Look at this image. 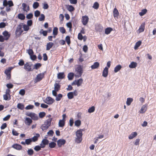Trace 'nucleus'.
Wrapping results in <instances>:
<instances>
[{
    "label": "nucleus",
    "mask_w": 156,
    "mask_h": 156,
    "mask_svg": "<svg viewBox=\"0 0 156 156\" xmlns=\"http://www.w3.org/2000/svg\"><path fill=\"white\" fill-rule=\"evenodd\" d=\"M83 73V68L81 66H77L75 68L74 76L76 77H80Z\"/></svg>",
    "instance_id": "f257e3e1"
},
{
    "label": "nucleus",
    "mask_w": 156,
    "mask_h": 156,
    "mask_svg": "<svg viewBox=\"0 0 156 156\" xmlns=\"http://www.w3.org/2000/svg\"><path fill=\"white\" fill-rule=\"evenodd\" d=\"M82 129L78 130L76 133V137L75 139V142L78 144L80 143L82 140Z\"/></svg>",
    "instance_id": "f03ea898"
},
{
    "label": "nucleus",
    "mask_w": 156,
    "mask_h": 156,
    "mask_svg": "<svg viewBox=\"0 0 156 156\" xmlns=\"http://www.w3.org/2000/svg\"><path fill=\"white\" fill-rule=\"evenodd\" d=\"M26 115L31 117V119L34 120H37L39 119L38 115L37 114L34 113H27L26 114Z\"/></svg>",
    "instance_id": "7ed1b4c3"
},
{
    "label": "nucleus",
    "mask_w": 156,
    "mask_h": 156,
    "mask_svg": "<svg viewBox=\"0 0 156 156\" xmlns=\"http://www.w3.org/2000/svg\"><path fill=\"white\" fill-rule=\"evenodd\" d=\"M43 101L47 104L51 105L55 101V100L50 97H48Z\"/></svg>",
    "instance_id": "20e7f679"
},
{
    "label": "nucleus",
    "mask_w": 156,
    "mask_h": 156,
    "mask_svg": "<svg viewBox=\"0 0 156 156\" xmlns=\"http://www.w3.org/2000/svg\"><path fill=\"white\" fill-rule=\"evenodd\" d=\"M23 25V23H21L18 26L16 31V34L18 33L19 35H20L23 32V31L22 29Z\"/></svg>",
    "instance_id": "39448f33"
},
{
    "label": "nucleus",
    "mask_w": 156,
    "mask_h": 156,
    "mask_svg": "<svg viewBox=\"0 0 156 156\" xmlns=\"http://www.w3.org/2000/svg\"><path fill=\"white\" fill-rule=\"evenodd\" d=\"M44 77V74L43 73H40L38 74L35 79V82L37 83L43 79Z\"/></svg>",
    "instance_id": "423d86ee"
},
{
    "label": "nucleus",
    "mask_w": 156,
    "mask_h": 156,
    "mask_svg": "<svg viewBox=\"0 0 156 156\" xmlns=\"http://www.w3.org/2000/svg\"><path fill=\"white\" fill-rule=\"evenodd\" d=\"M89 18L88 16H83L82 18V22L83 24L86 25L88 23Z\"/></svg>",
    "instance_id": "0eeeda50"
},
{
    "label": "nucleus",
    "mask_w": 156,
    "mask_h": 156,
    "mask_svg": "<svg viewBox=\"0 0 156 156\" xmlns=\"http://www.w3.org/2000/svg\"><path fill=\"white\" fill-rule=\"evenodd\" d=\"M66 143V141L64 139H59L57 141V145L58 147H61L62 145H64Z\"/></svg>",
    "instance_id": "6e6552de"
},
{
    "label": "nucleus",
    "mask_w": 156,
    "mask_h": 156,
    "mask_svg": "<svg viewBox=\"0 0 156 156\" xmlns=\"http://www.w3.org/2000/svg\"><path fill=\"white\" fill-rule=\"evenodd\" d=\"M33 122L32 119L26 117L24 121L25 124L28 126H30Z\"/></svg>",
    "instance_id": "1a4fd4ad"
},
{
    "label": "nucleus",
    "mask_w": 156,
    "mask_h": 156,
    "mask_svg": "<svg viewBox=\"0 0 156 156\" xmlns=\"http://www.w3.org/2000/svg\"><path fill=\"white\" fill-rule=\"evenodd\" d=\"M22 6L23 7V9L24 11L27 12L30 10L29 6L25 3H23Z\"/></svg>",
    "instance_id": "9d476101"
},
{
    "label": "nucleus",
    "mask_w": 156,
    "mask_h": 156,
    "mask_svg": "<svg viewBox=\"0 0 156 156\" xmlns=\"http://www.w3.org/2000/svg\"><path fill=\"white\" fill-rule=\"evenodd\" d=\"M108 68L107 67H105L104 69L102 72V76L105 77H106L107 76L108 73Z\"/></svg>",
    "instance_id": "9b49d317"
},
{
    "label": "nucleus",
    "mask_w": 156,
    "mask_h": 156,
    "mask_svg": "<svg viewBox=\"0 0 156 156\" xmlns=\"http://www.w3.org/2000/svg\"><path fill=\"white\" fill-rule=\"evenodd\" d=\"M147 105H143L140 111V113H143L145 112L147 109Z\"/></svg>",
    "instance_id": "f8f14e48"
},
{
    "label": "nucleus",
    "mask_w": 156,
    "mask_h": 156,
    "mask_svg": "<svg viewBox=\"0 0 156 156\" xmlns=\"http://www.w3.org/2000/svg\"><path fill=\"white\" fill-rule=\"evenodd\" d=\"M145 23H143L140 25L139 29L138 30L139 33L143 32L144 30Z\"/></svg>",
    "instance_id": "ddd939ff"
},
{
    "label": "nucleus",
    "mask_w": 156,
    "mask_h": 156,
    "mask_svg": "<svg viewBox=\"0 0 156 156\" xmlns=\"http://www.w3.org/2000/svg\"><path fill=\"white\" fill-rule=\"evenodd\" d=\"M2 34L5 37V40H7L10 37V35L9 34L8 32L7 31H5L3 32Z\"/></svg>",
    "instance_id": "4468645a"
},
{
    "label": "nucleus",
    "mask_w": 156,
    "mask_h": 156,
    "mask_svg": "<svg viewBox=\"0 0 156 156\" xmlns=\"http://www.w3.org/2000/svg\"><path fill=\"white\" fill-rule=\"evenodd\" d=\"M11 70V69L9 68L5 71V73L9 79L10 78V71Z\"/></svg>",
    "instance_id": "2eb2a0df"
},
{
    "label": "nucleus",
    "mask_w": 156,
    "mask_h": 156,
    "mask_svg": "<svg viewBox=\"0 0 156 156\" xmlns=\"http://www.w3.org/2000/svg\"><path fill=\"white\" fill-rule=\"evenodd\" d=\"M65 76L64 73L63 72L59 73L57 74V78L58 79H63Z\"/></svg>",
    "instance_id": "dca6fc26"
},
{
    "label": "nucleus",
    "mask_w": 156,
    "mask_h": 156,
    "mask_svg": "<svg viewBox=\"0 0 156 156\" xmlns=\"http://www.w3.org/2000/svg\"><path fill=\"white\" fill-rule=\"evenodd\" d=\"M113 13L114 17L115 18L116 17L117 18L118 16L119 15V13L118 10L116 8H114V9Z\"/></svg>",
    "instance_id": "f3484780"
},
{
    "label": "nucleus",
    "mask_w": 156,
    "mask_h": 156,
    "mask_svg": "<svg viewBox=\"0 0 156 156\" xmlns=\"http://www.w3.org/2000/svg\"><path fill=\"white\" fill-rule=\"evenodd\" d=\"M99 63L98 62H95L94 64L92 65L91 67L92 69H97L99 66Z\"/></svg>",
    "instance_id": "a211bd4d"
},
{
    "label": "nucleus",
    "mask_w": 156,
    "mask_h": 156,
    "mask_svg": "<svg viewBox=\"0 0 156 156\" xmlns=\"http://www.w3.org/2000/svg\"><path fill=\"white\" fill-rule=\"evenodd\" d=\"M53 44V43L51 42H49L47 43L46 45V50L48 51L52 47Z\"/></svg>",
    "instance_id": "6ab92c4d"
},
{
    "label": "nucleus",
    "mask_w": 156,
    "mask_h": 156,
    "mask_svg": "<svg viewBox=\"0 0 156 156\" xmlns=\"http://www.w3.org/2000/svg\"><path fill=\"white\" fill-rule=\"evenodd\" d=\"M122 68V66L120 65H118L116 66L114 68V72L115 73H116L119 71Z\"/></svg>",
    "instance_id": "aec40b11"
},
{
    "label": "nucleus",
    "mask_w": 156,
    "mask_h": 156,
    "mask_svg": "<svg viewBox=\"0 0 156 156\" xmlns=\"http://www.w3.org/2000/svg\"><path fill=\"white\" fill-rule=\"evenodd\" d=\"M137 135V133L136 132H133L131 134L129 135L128 138L129 139H132Z\"/></svg>",
    "instance_id": "412c9836"
},
{
    "label": "nucleus",
    "mask_w": 156,
    "mask_h": 156,
    "mask_svg": "<svg viewBox=\"0 0 156 156\" xmlns=\"http://www.w3.org/2000/svg\"><path fill=\"white\" fill-rule=\"evenodd\" d=\"M52 120V118H48L45 121L44 123H45L46 125L49 127L51 124Z\"/></svg>",
    "instance_id": "4be33fe9"
},
{
    "label": "nucleus",
    "mask_w": 156,
    "mask_h": 156,
    "mask_svg": "<svg viewBox=\"0 0 156 156\" xmlns=\"http://www.w3.org/2000/svg\"><path fill=\"white\" fill-rule=\"evenodd\" d=\"M137 66V64L136 62H132L129 65V67L130 68H135Z\"/></svg>",
    "instance_id": "5701e85b"
},
{
    "label": "nucleus",
    "mask_w": 156,
    "mask_h": 156,
    "mask_svg": "<svg viewBox=\"0 0 156 156\" xmlns=\"http://www.w3.org/2000/svg\"><path fill=\"white\" fill-rule=\"evenodd\" d=\"M24 68L27 71H29L31 70L30 66L28 63H27L24 65Z\"/></svg>",
    "instance_id": "b1692460"
},
{
    "label": "nucleus",
    "mask_w": 156,
    "mask_h": 156,
    "mask_svg": "<svg viewBox=\"0 0 156 156\" xmlns=\"http://www.w3.org/2000/svg\"><path fill=\"white\" fill-rule=\"evenodd\" d=\"M12 147L18 150H20L22 148V147L21 145L18 144H13L12 146Z\"/></svg>",
    "instance_id": "393cba45"
},
{
    "label": "nucleus",
    "mask_w": 156,
    "mask_h": 156,
    "mask_svg": "<svg viewBox=\"0 0 156 156\" xmlns=\"http://www.w3.org/2000/svg\"><path fill=\"white\" fill-rule=\"evenodd\" d=\"M83 80L82 78L79 79L78 80H76V84L78 87L80 86L82 84Z\"/></svg>",
    "instance_id": "a878e982"
},
{
    "label": "nucleus",
    "mask_w": 156,
    "mask_h": 156,
    "mask_svg": "<svg viewBox=\"0 0 156 156\" xmlns=\"http://www.w3.org/2000/svg\"><path fill=\"white\" fill-rule=\"evenodd\" d=\"M133 99L132 98H128L127 99V101H126V105L128 106L130 105L131 103L133 102Z\"/></svg>",
    "instance_id": "bb28decb"
},
{
    "label": "nucleus",
    "mask_w": 156,
    "mask_h": 156,
    "mask_svg": "<svg viewBox=\"0 0 156 156\" xmlns=\"http://www.w3.org/2000/svg\"><path fill=\"white\" fill-rule=\"evenodd\" d=\"M74 73H70L68 75V78L69 80H71L73 79Z\"/></svg>",
    "instance_id": "cd10ccee"
},
{
    "label": "nucleus",
    "mask_w": 156,
    "mask_h": 156,
    "mask_svg": "<svg viewBox=\"0 0 156 156\" xmlns=\"http://www.w3.org/2000/svg\"><path fill=\"white\" fill-rule=\"evenodd\" d=\"M65 120H60L58 122L59 126L60 127H63L65 125Z\"/></svg>",
    "instance_id": "c85d7f7f"
},
{
    "label": "nucleus",
    "mask_w": 156,
    "mask_h": 156,
    "mask_svg": "<svg viewBox=\"0 0 156 156\" xmlns=\"http://www.w3.org/2000/svg\"><path fill=\"white\" fill-rule=\"evenodd\" d=\"M18 17L19 19L24 20L25 18V16L23 14L20 13L18 15Z\"/></svg>",
    "instance_id": "c756f323"
},
{
    "label": "nucleus",
    "mask_w": 156,
    "mask_h": 156,
    "mask_svg": "<svg viewBox=\"0 0 156 156\" xmlns=\"http://www.w3.org/2000/svg\"><path fill=\"white\" fill-rule=\"evenodd\" d=\"M141 44V42L140 41H139L137 42L134 46V48L135 50H136L138 48L140 45Z\"/></svg>",
    "instance_id": "7c9ffc66"
},
{
    "label": "nucleus",
    "mask_w": 156,
    "mask_h": 156,
    "mask_svg": "<svg viewBox=\"0 0 156 156\" xmlns=\"http://www.w3.org/2000/svg\"><path fill=\"white\" fill-rule=\"evenodd\" d=\"M40 135L39 134H36L35 136H34L32 139V141L34 142L37 141L38 139V138L39 137Z\"/></svg>",
    "instance_id": "2f4dec72"
},
{
    "label": "nucleus",
    "mask_w": 156,
    "mask_h": 156,
    "mask_svg": "<svg viewBox=\"0 0 156 156\" xmlns=\"http://www.w3.org/2000/svg\"><path fill=\"white\" fill-rule=\"evenodd\" d=\"M49 127V126L46 125V124L44 123V124H43L41 126V128L43 131H44L48 129Z\"/></svg>",
    "instance_id": "473e14b6"
},
{
    "label": "nucleus",
    "mask_w": 156,
    "mask_h": 156,
    "mask_svg": "<svg viewBox=\"0 0 156 156\" xmlns=\"http://www.w3.org/2000/svg\"><path fill=\"white\" fill-rule=\"evenodd\" d=\"M112 30L111 28H108L105 29V33L107 34H108L110 33L111 32Z\"/></svg>",
    "instance_id": "72a5a7b5"
},
{
    "label": "nucleus",
    "mask_w": 156,
    "mask_h": 156,
    "mask_svg": "<svg viewBox=\"0 0 156 156\" xmlns=\"http://www.w3.org/2000/svg\"><path fill=\"white\" fill-rule=\"evenodd\" d=\"M60 88V86L59 84L57 83H55L54 84V90L56 91H58Z\"/></svg>",
    "instance_id": "f704fd0d"
},
{
    "label": "nucleus",
    "mask_w": 156,
    "mask_h": 156,
    "mask_svg": "<svg viewBox=\"0 0 156 156\" xmlns=\"http://www.w3.org/2000/svg\"><path fill=\"white\" fill-rule=\"evenodd\" d=\"M58 33V28L57 27H55L53 28V35H56Z\"/></svg>",
    "instance_id": "c9c22d12"
},
{
    "label": "nucleus",
    "mask_w": 156,
    "mask_h": 156,
    "mask_svg": "<svg viewBox=\"0 0 156 156\" xmlns=\"http://www.w3.org/2000/svg\"><path fill=\"white\" fill-rule=\"evenodd\" d=\"M147 12V10L146 9H143L141 11L139 12V15L142 16L145 14Z\"/></svg>",
    "instance_id": "e433bc0d"
},
{
    "label": "nucleus",
    "mask_w": 156,
    "mask_h": 156,
    "mask_svg": "<svg viewBox=\"0 0 156 156\" xmlns=\"http://www.w3.org/2000/svg\"><path fill=\"white\" fill-rule=\"evenodd\" d=\"M67 96L69 99H72L73 98V92H70L68 93Z\"/></svg>",
    "instance_id": "4c0bfd02"
},
{
    "label": "nucleus",
    "mask_w": 156,
    "mask_h": 156,
    "mask_svg": "<svg viewBox=\"0 0 156 156\" xmlns=\"http://www.w3.org/2000/svg\"><path fill=\"white\" fill-rule=\"evenodd\" d=\"M56 144L54 142H51L49 143L48 144L49 147L51 148H53L55 147Z\"/></svg>",
    "instance_id": "58836bf2"
},
{
    "label": "nucleus",
    "mask_w": 156,
    "mask_h": 156,
    "mask_svg": "<svg viewBox=\"0 0 156 156\" xmlns=\"http://www.w3.org/2000/svg\"><path fill=\"white\" fill-rule=\"evenodd\" d=\"M67 9L70 12H72L74 10V8L71 5H68L67 7Z\"/></svg>",
    "instance_id": "ea45409f"
},
{
    "label": "nucleus",
    "mask_w": 156,
    "mask_h": 156,
    "mask_svg": "<svg viewBox=\"0 0 156 156\" xmlns=\"http://www.w3.org/2000/svg\"><path fill=\"white\" fill-rule=\"evenodd\" d=\"M17 107L19 109L22 110L24 108V106L23 104L21 103L18 104L17 105Z\"/></svg>",
    "instance_id": "a19ab883"
},
{
    "label": "nucleus",
    "mask_w": 156,
    "mask_h": 156,
    "mask_svg": "<svg viewBox=\"0 0 156 156\" xmlns=\"http://www.w3.org/2000/svg\"><path fill=\"white\" fill-rule=\"evenodd\" d=\"M49 142V141L48 140L46 139H43L41 143L42 144H43L45 145H48Z\"/></svg>",
    "instance_id": "79ce46f5"
},
{
    "label": "nucleus",
    "mask_w": 156,
    "mask_h": 156,
    "mask_svg": "<svg viewBox=\"0 0 156 156\" xmlns=\"http://www.w3.org/2000/svg\"><path fill=\"white\" fill-rule=\"evenodd\" d=\"M99 6V4L97 2H96L94 3L92 7L94 9H98Z\"/></svg>",
    "instance_id": "37998d69"
},
{
    "label": "nucleus",
    "mask_w": 156,
    "mask_h": 156,
    "mask_svg": "<svg viewBox=\"0 0 156 156\" xmlns=\"http://www.w3.org/2000/svg\"><path fill=\"white\" fill-rule=\"evenodd\" d=\"M27 154L29 155H32L34 154V151L31 149H28L27 151Z\"/></svg>",
    "instance_id": "c03bdc74"
},
{
    "label": "nucleus",
    "mask_w": 156,
    "mask_h": 156,
    "mask_svg": "<svg viewBox=\"0 0 156 156\" xmlns=\"http://www.w3.org/2000/svg\"><path fill=\"white\" fill-rule=\"evenodd\" d=\"M62 97V95L61 94H58L56 97L55 100L56 101H59Z\"/></svg>",
    "instance_id": "a18cd8bd"
},
{
    "label": "nucleus",
    "mask_w": 156,
    "mask_h": 156,
    "mask_svg": "<svg viewBox=\"0 0 156 156\" xmlns=\"http://www.w3.org/2000/svg\"><path fill=\"white\" fill-rule=\"evenodd\" d=\"M39 6V4L38 2H34L33 5V7L34 9H36Z\"/></svg>",
    "instance_id": "49530a36"
},
{
    "label": "nucleus",
    "mask_w": 156,
    "mask_h": 156,
    "mask_svg": "<svg viewBox=\"0 0 156 156\" xmlns=\"http://www.w3.org/2000/svg\"><path fill=\"white\" fill-rule=\"evenodd\" d=\"M81 124V122L79 120H78L75 121V125L77 126H80Z\"/></svg>",
    "instance_id": "de8ad7c7"
},
{
    "label": "nucleus",
    "mask_w": 156,
    "mask_h": 156,
    "mask_svg": "<svg viewBox=\"0 0 156 156\" xmlns=\"http://www.w3.org/2000/svg\"><path fill=\"white\" fill-rule=\"evenodd\" d=\"M95 110V107L94 106H93L91 108H90L88 109V112L90 113H92L94 112Z\"/></svg>",
    "instance_id": "09e8293b"
},
{
    "label": "nucleus",
    "mask_w": 156,
    "mask_h": 156,
    "mask_svg": "<svg viewBox=\"0 0 156 156\" xmlns=\"http://www.w3.org/2000/svg\"><path fill=\"white\" fill-rule=\"evenodd\" d=\"M23 28L24 30L25 31H28L29 29V27L28 25L23 24Z\"/></svg>",
    "instance_id": "8fccbe9b"
},
{
    "label": "nucleus",
    "mask_w": 156,
    "mask_h": 156,
    "mask_svg": "<svg viewBox=\"0 0 156 156\" xmlns=\"http://www.w3.org/2000/svg\"><path fill=\"white\" fill-rule=\"evenodd\" d=\"M45 16L43 14H41L40 17L39 18L38 20L40 21H44L45 19Z\"/></svg>",
    "instance_id": "3c124183"
},
{
    "label": "nucleus",
    "mask_w": 156,
    "mask_h": 156,
    "mask_svg": "<svg viewBox=\"0 0 156 156\" xmlns=\"http://www.w3.org/2000/svg\"><path fill=\"white\" fill-rule=\"evenodd\" d=\"M66 41L67 44L69 45L70 43V37L69 36H67L66 37Z\"/></svg>",
    "instance_id": "603ef678"
},
{
    "label": "nucleus",
    "mask_w": 156,
    "mask_h": 156,
    "mask_svg": "<svg viewBox=\"0 0 156 156\" xmlns=\"http://www.w3.org/2000/svg\"><path fill=\"white\" fill-rule=\"evenodd\" d=\"M45 115V113L44 112H40L39 114V116L40 118H43Z\"/></svg>",
    "instance_id": "864d4df0"
},
{
    "label": "nucleus",
    "mask_w": 156,
    "mask_h": 156,
    "mask_svg": "<svg viewBox=\"0 0 156 156\" xmlns=\"http://www.w3.org/2000/svg\"><path fill=\"white\" fill-rule=\"evenodd\" d=\"M32 139L31 138L27 139L25 140V143L28 145L30 144V143L32 141Z\"/></svg>",
    "instance_id": "5fc2aeb1"
},
{
    "label": "nucleus",
    "mask_w": 156,
    "mask_h": 156,
    "mask_svg": "<svg viewBox=\"0 0 156 156\" xmlns=\"http://www.w3.org/2000/svg\"><path fill=\"white\" fill-rule=\"evenodd\" d=\"M60 31L62 34L65 33L66 32V30L65 28L63 27H60L59 28Z\"/></svg>",
    "instance_id": "6e6d98bb"
},
{
    "label": "nucleus",
    "mask_w": 156,
    "mask_h": 156,
    "mask_svg": "<svg viewBox=\"0 0 156 156\" xmlns=\"http://www.w3.org/2000/svg\"><path fill=\"white\" fill-rule=\"evenodd\" d=\"M25 90L24 89H21L20 90L19 94H20L23 96L25 94Z\"/></svg>",
    "instance_id": "4d7b16f0"
},
{
    "label": "nucleus",
    "mask_w": 156,
    "mask_h": 156,
    "mask_svg": "<svg viewBox=\"0 0 156 156\" xmlns=\"http://www.w3.org/2000/svg\"><path fill=\"white\" fill-rule=\"evenodd\" d=\"M34 106L33 105H30L27 106L25 108V109L26 110H29L33 109L34 108Z\"/></svg>",
    "instance_id": "13d9d810"
},
{
    "label": "nucleus",
    "mask_w": 156,
    "mask_h": 156,
    "mask_svg": "<svg viewBox=\"0 0 156 156\" xmlns=\"http://www.w3.org/2000/svg\"><path fill=\"white\" fill-rule=\"evenodd\" d=\"M41 66V64L39 63H37L35 64L34 66V68L36 69H37L38 68L40 67Z\"/></svg>",
    "instance_id": "bf43d9fd"
},
{
    "label": "nucleus",
    "mask_w": 156,
    "mask_h": 156,
    "mask_svg": "<svg viewBox=\"0 0 156 156\" xmlns=\"http://www.w3.org/2000/svg\"><path fill=\"white\" fill-rule=\"evenodd\" d=\"M27 52L30 56L33 55L34 53L32 49H29L27 50Z\"/></svg>",
    "instance_id": "052dcab7"
},
{
    "label": "nucleus",
    "mask_w": 156,
    "mask_h": 156,
    "mask_svg": "<svg viewBox=\"0 0 156 156\" xmlns=\"http://www.w3.org/2000/svg\"><path fill=\"white\" fill-rule=\"evenodd\" d=\"M33 17V14L32 13H29L26 16V18L28 19L32 18Z\"/></svg>",
    "instance_id": "680f3d73"
},
{
    "label": "nucleus",
    "mask_w": 156,
    "mask_h": 156,
    "mask_svg": "<svg viewBox=\"0 0 156 156\" xmlns=\"http://www.w3.org/2000/svg\"><path fill=\"white\" fill-rule=\"evenodd\" d=\"M54 132L52 130H49L48 133L47 134L50 136H52L54 134Z\"/></svg>",
    "instance_id": "e2e57ef3"
},
{
    "label": "nucleus",
    "mask_w": 156,
    "mask_h": 156,
    "mask_svg": "<svg viewBox=\"0 0 156 156\" xmlns=\"http://www.w3.org/2000/svg\"><path fill=\"white\" fill-rule=\"evenodd\" d=\"M40 14V12L39 11L36 10L34 12V16L35 17L38 16Z\"/></svg>",
    "instance_id": "0e129e2a"
},
{
    "label": "nucleus",
    "mask_w": 156,
    "mask_h": 156,
    "mask_svg": "<svg viewBox=\"0 0 156 156\" xmlns=\"http://www.w3.org/2000/svg\"><path fill=\"white\" fill-rule=\"evenodd\" d=\"M34 150L37 151H40L41 149V147L39 146H36L34 148Z\"/></svg>",
    "instance_id": "69168bd1"
},
{
    "label": "nucleus",
    "mask_w": 156,
    "mask_h": 156,
    "mask_svg": "<svg viewBox=\"0 0 156 156\" xmlns=\"http://www.w3.org/2000/svg\"><path fill=\"white\" fill-rule=\"evenodd\" d=\"M11 115H8L3 118V120L4 121L8 120L10 118Z\"/></svg>",
    "instance_id": "338daca9"
},
{
    "label": "nucleus",
    "mask_w": 156,
    "mask_h": 156,
    "mask_svg": "<svg viewBox=\"0 0 156 156\" xmlns=\"http://www.w3.org/2000/svg\"><path fill=\"white\" fill-rule=\"evenodd\" d=\"M59 18L60 20V23H62V22L64 20V16L62 14H60L59 15Z\"/></svg>",
    "instance_id": "774afa93"
}]
</instances>
